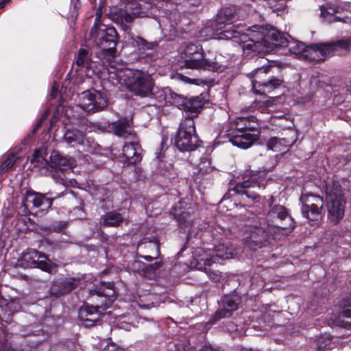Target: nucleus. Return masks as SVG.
Here are the masks:
<instances>
[{
  "label": "nucleus",
  "mask_w": 351,
  "mask_h": 351,
  "mask_svg": "<svg viewBox=\"0 0 351 351\" xmlns=\"http://www.w3.org/2000/svg\"><path fill=\"white\" fill-rule=\"evenodd\" d=\"M241 41L243 50L260 54L270 53L276 47L289 44L284 34L274 28L268 29L262 26L247 29L246 34L241 35Z\"/></svg>",
  "instance_id": "1"
},
{
  "label": "nucleus",
  "mask_w": 351,
  "mask_h": 351,
  "mask_svg": "<svg viewBox=\"0 0 351 351\" xmlns=\"http://www.w3.org/2000/svg\"><path fill=\"white\" fill-rule=\"evenodd\" d=\"M108 80L114 86L125 85L136 96L149 97L152 94L154 82L148 73L128 68H107Z\"/></svg>",
  "instance_id": "2"
},
{
  "label": "nucleus",
  "mask_w": 351,
  "mask_h": 351,
  "mask_svg": "<svg viewBox=\"0 0 351 351\" xmlns=\"http://www.w3.org/2000/svg\"><path fill=\"white\" fill-rule=\"evenodd\" d=\"M132 120L123 119L114 123L112 129L117 136L123 137L127 141L123 147V155L128 163L135 164L141 160V147L135 133L132 131Z\"/></svg>",
  "instance_id": "3"
},
{
  "label": "nucleus",
  "mask_w": 351,
  "mask_h": 351,
  "mask_svg": "<svg viewBox=\"0 0 351 351\" xmlns=\"http://www.w3.org/2000/svg\"><path fill=\"white\" fill-rule=\"evenodd\" d=\"M117 34L114 27H107L100 22V16H97L90 32L89 40L104 53L112 55L116 47Z\"/></svg>",
  "instance_id": "4"
},
{
  "label": "nucleus",
  "mask_w": 351,
  "mask_h": 351,
  "mask_svg": "<svg viewBox=\"0 0 351 351\" xmlns=\"http://www.w3.org/2000/svg\"><path fill=\"white\" fill-rule=\"evenodd\" d=\"M234 15L230 8L223 9L217 15L216 22L213 25L215 34L213 38L215 39H236L235 42L242 45L241 36L245 33H241L238 29L239 26L232 25V19Z\"/></svg>",
  "instance_id": "5"
},
{
  "label": "nucleus",
  "mask_w": 351,
  "mask_h": 351,
  "mask_svg": "<svg viewBox=\"0 0 351 351\" xmlns=\"http://www.w3.org/2000/svg\"><path fill=\"white\" fill-rule=\"evenodd\" d=\"M326 193L328 219L330 223L337 225L344 216L346 199L337 182H333L331 186L326 185Z\"/></svg>",
  "instance_id": "6"
},
{
  "label": "nucleus",
  "mask_w": 351,
  "mask_h": 351,
  "mask_svg": "<svg viewBox=\"0 0 351 351\" xmlns=\"http://www.w3.org/2000/svg\"><path fill=\"white\" fill-rule=\"evenodd\" d=\"M184 53L185 60L181 67L191 69H208L216 70L217 64L204 58L203 49L200 45L195 44L187 45L184 49Z\"/></svg>",
  "instance_id": "7"
},
{
  "label": "nucleus",
  "mask_w": 351,
  "mask_h": 351,
  "mask_svg": "<svg viewBox=\"0 0 351 351\" xmlns=\"http://www.w3.org/2000/svg\"><path fill=\"white\" fill-rule=\"evenodd\" d=\"M199 143L197 136L195 135L194 121L186 119L182 123L176 137V145L182 152L194 150Z\"/></svg>",
  "instance_id": "8"
},
{
  "label": "nucleus",
  "mask_w": 351,
  "mask_h": 351,
  "mask_svg": "<svg viewBox=\"0 0 351 351\" xmlns=\"http://www.w3.org/2000/svg\"><path fill=\"white\" fill-rule=\"evenodd\" d=\"M17 264L23 268H40L51 273L53 267L47 256L34 249H27L18 259Z\"/></svg>",
  "instance_id": "9"
},
{
  "label": "nucleus",
  "mask_w": 351,
  "mask_h": 351,
  "mask_svg": "<svg viewBox=\"0 0 351 351\" xmlns=\"http://www.w3.org/2000/svg\"><path fill=\"white\" fill-rule=\"evenodd\" d=\"M107 101L104 93L96 90H87L81 94L80 106L84 111L93 113L106 108Z\"/></svg>",
  "instance_id": "10"
},
{
  "label": "nucleus",
  "mask_w": 351,
  "mask_h": 351,
  "mask_svg": "<svg viewBox=\"0 0 351 351\" xmlns=\"http://www.w3.org/2000/svg\"><path fill=\"white\" fill-rule=\"evenodd\" d=\"M302 203V213L310 221H317L320 218L324 207V200L322 197L313 194L302 195L300 197Z\"/></svg>",
  "instance_id": "11"
},
{
  "label": "nucleus",
  "mask_w": 351,
  "mask_h": 351,
  "mask_svg": "<svg viewBox=\"0 0 351 351\" xmlns=\"http://www.w3.org/2000/svg\"><path fill=\"white\" fill-rule=\"evenodd\" d=\"M267 221L270 226L282 229L292 230L294 227L293 219L288 215L287 209L281 205L273 206L267 213Z\"/></svg>",
  "instance_id": "12"
},
{
  "label": "nucleus",
  "mask_w": 351,
  "mask_h": 351,
  "mask_svg": "<svg viewBox=\"0 0 351 351\" xmlns=\"http://www.w3.org/2000/svg\"><path fill=\"white\" fill-rule=\"evenodd\" d=\"M235 249L232 244L221 243L213 250H208L200 255L199 261L203 262L205 266H210L218 259H228L233 256Z\"/></svg>",
  "instance_id": "13"
},
{
  "label": "nucleus",
  "mask_w": 351,
  "mask_h": 351,
  "mask_svg": "<svg viewBox=\"0 0 351 351\" xmlns=\"http://www.w3.org/2000/svg\"><path fill=\"white\" fill-rule=\"evenodd\" d=\"M270 66L257 68L252 80L253 88H260L263 92L270 93L278 88L283 80L280 78H273L268 81L263 79L267 73L270 70Z\"/></svg>",
  "instance_id": "14"
},
{
  "label": "nucleus",
  "mask_w": 351,
  "mask_h": 351,
  "mask_svg": "<svg viewBox=\"0 0 351 351\" xmlns=\"http://www.w3.org/2000/svg\"><path fill=\"white\" fill-rule=\"evenodd\" d=\"M296 138L295 131L289 130L282 138H270L267 142V147L273 152L285 153L295 142Z\"/></svg>",
  "instance_id": "15"
},
{
  "label": "nucleus",
  "mask_w": 351,
  "mask_h": 351,
  "mask_svg": "<svg viewBox=\"0 0 351 351\" xmlns=\"http://www.w3.org/2000/svg\"><path fill=\"white\" fill-rule=\"evenodd\" d=\"M329 56L330 54L326 43L308 46L304 51L303 58L308 62H319Z\"/></svg>",
  "instance_id": "16"
},
{
  "label": "nucleus",
  "mask_w": 351,
  "mask_h": 351,
  "mask_svg": "<svg viewBox=\"0 0 351 351\" xmlns=\"http://www.w3.org/2000/svg\"><path fill=\"white\" fill-rule=\"evenodd\" d=\"M79 284V279L67 277L56 280L51 287V295L59 297L74 289Z\"/></svg>",
  "instance_id": "17"
},
{
  "label": "nucleus",
  "mask_w": 351,
  "mask_h": 351,
  "mask_svg": "<svg viewBox=\"0 0 351 351\" xmlns=\"http://www.w3.org/2000/svg\"><path fill=\"white\" fill-rule=\"evenodd\" d=\"M230 135L231 136L230 141L232 145L242 149H247L251 147L257 140L258 132L252 133L246 131L243 132H232Z\"/></svg>",
  "instance_id": "18"
},
{
  "label": "nucleus",
  "mask_w": 351,
  "mask_h": 351,
  "mask_svg": "<svg viewBox=\"0 0 351 351\" xmlns=\"http://www.w3.org/2000/svg\"><path fill=\"white\" fill-rule=\"evenodd\" d=\"M240 300L236 295H226L222 300V307L215 313L217 319L230 317L239 307Z\"/></svg>",
  "instance_id": "19"
},
{
  "label": "nucleus",
  "mask_w": 351,
  "mask_h": 351,
  "mask_svg": "<svg viewBox=\"0 0 351 351\" xmlns=\"http://www.w3.org/2000/svg\"><path fill=\"white\" fill-rule=\"evenodd\" d=\"M252 189H260L259 183H258V182L256 181L254 178L245 180L242 183L237 184L234 186V191L238 194H241L242 195H245V197L248 199H251L252 200H256L258 199L259 196L258 195L256 191L251 190Z\"/></svg>",
  "instance_id": "20"
},
{
  "label": "nucleus",
  "mask_w": 351,
  "mask_h": 351,
  "mask_svg": "<svg viewBox=\"0 0 351 351\" xmlns=\"http://www.w3.org/2000/svg\"><path fill=\"white\" fill-rule=\"evenodd\" d=\"M235 130L232 132H257L258 124L256 122L255 118L253 117H239L234 121Z\"/></svg>",
  "instance_id": "21"
},
{
  "label": "nucleus",
  "mask_w": 351,
  "mask_h": 351,
  "mask_svg": "<svg viewBox=\"0 0 351 351\" xmlns=\"http://www.w3.org/2000/svg\"><path fill=\"white\" fill-rule=\"evenodd\" d=\"M326 43L330 56L336 52H341V51H350L351 49V37Z\"/></svg>",
  "instance_id": "22"
},
{
  "label": "nucleus",
  "mask_w": 351,
  "mask_h": 351,
  "mask_svg": "<svg viewBox=\"0 0 351 351\" xmlns=\"http://www.w3.org/2000/svg\"><path fill=\"white\" fill-rule=\"evenodd\" d=\"M180 207L176 206L173 208L172 214L175 216L178 222L182 228H188L193 225V218L192 217L189 211H182L180 212Z\"/></svg>",
  "instance_id": "23"
},
{
  "label": "nucleus",
  "mask_w": 351,
  "mask_h": 351,
  "mask_svg": "<svg viewBox=\"0 0 351 351\" xmlns=\"http://www.w3.org/2000/svg\"><path fill=\"white\" fill-rule=\"evenodd\" d=\"M50 158L54 165L61 167L73 168L75 166V161L73 158L64 157L57 151L51 152Z\"/></svg>",
  "instance_id": "24"
},
{
  "label": "nucleus",
  "mask_w": 351,
  "mask_h": 351,
  "mask_svg": "<svg viewBox=\"0 0 351 351\" xmlns=\"http://www.w3.org/2000/svg\"><path fill=\"white\" fill-rule=\"evenodd\" d=\"M139 10L136 1L128 4L126 10L121 12L122 20L127 23H131L135 17L140 16Z\"/></svg>",
  "instance_id": "25"
},
{
  "label": "nucleus",
  "mask_w": 351,
  "mask_h": 351,
  "mask_svg": "<svg viewBox=\"0 0 351 351\" xmlns=\"http://www.w3.org/2000/svg\"><path fill=\"white\" fill-rule=\"evenodd\" d=\"M202 108V101L198 98H192L187 100L183 110L189 113L188 117L191 119L196 117Z\"/></svg>",
  "instance_id": "26"
},
{
  "label": "nucleus",
  "mask_w": 351,
  "mask_h": 351,
  "mask_svg": "<svg viewBox=\"0 0 351 351\" xmlns=\"http://www.w3.org/2000/svg\"><path fill=\"white\" fill-rule=\"evenodd\" d=\"M28 199L35 207H43V209L49 208L52 205V199L47 198L41 193H29Z\"/></svg>",
  "instance_id": "27"
},
{
  "label": "nucleus",
  "mask_w": 351,
  "mask_h": 351,
  "mask_svg": "<svg viewBox=\"0 0 351 351\" xmlns=\"http://www.w3.org/2000/svg\"><path fill=\"white\" fill-rule=\"evenodd\" d=\"M65 141L72 145L75 144H83L84 142V134L78 130H67L64 135Z\"/></svg>",
  "instance_id": "28"
},
{
  "label": "nucleus",
  "mask_w": 351,
  "mask_h": 351,
  "mask_svg": "<svg viewBox=\"0 0 351 351\" xmlns=\"http://www.w3.org/2000/svg\"><path fill=\"white\" fill-rule=\"evenodd\" d=\"M338 12V8L327 4L324 6L322 7V12L321 14L322 16L326 19V20H328L330 22L332 21H343L346 22L345 20H341V19L339 16H334V13H336Z\"/></svg>",
  "instance_id": "29"
},
{
  "label": "nucleus",
  "mask_w": 351,
  "mask_h": 351,
  "mask_svg": "<svg viewBox=\"0 0 351 351\" xmlns=\"http://www.w3.org/2000/svg\"><path fill=\"white\" fill-rule=\"evenodd\" d=\"M343 317L351 319V298L347 299L343 302L341 309L339 312V316L336 320V324L338 326H346V323L342 320Z\"/></svg>",
  "instance_id": "30"
},
{
  "label": "nucleus",
  "mask_w": 351,
  "mask_h": 351,
  "mask_svg": "<svg viewBox=\"0 0 351 351\" xmlns=\"http://www.w3.org/2000/svg\"><path fill=\"white\" fill-rule=\"evenodd\" d=\"M75 62L78 66L86 67L88 69L92 68V61L88 51L85 49H80L75 58Z\"/></svg>",
  "instance_id": "31"
},
{
  "label": "nucleus",
  "mask_w": 351,
  "mask_h": 351,
  "mask_svg": "<svg viewBox=\"0 0 351 351\" xmlns=\"http://www.w3.org/2000/svg\"><path fill=\"white\" fill-rule=\"evenodd\" d=\"M123 217L120 213L112 211L104 217V223L106 226H117L123 221Z\"/></svg>",
  "instance_id": "32"
},
{
  "label": "nucleus",
  "mask_w": 351,
  "mask_h": 351,
  "mask_svg": "<svg viewBox=\"0 0 351 351\" xmlns=\"http://www.w3.org/2000/svg\"><path fill=\"white\" fill-rule=\"evenodd\" d=\"M197 167L202 173H207L213 171L210 158L208 154H204L199 159V162L197 164Z\"/></svg>",
  "instance_id": "33"
},
{
  "label": "nucleus",
  "mask_w": 351,
  "mask_h": 351,
  "mask_svg": "<svg viewBox=\"0 0 351 351\" xmlns=\"http://www.w3.org/2000/svg\"><path fill=\"white\" fill-rule=\"evenodd\" d=\"M102 308L101 306H93L88 305H84L80 308L79 311V317L82 321L84 319H87V317L90 315V314H93L94 313H100L99 309Z\"/></svg>",
  "instance_id": "34"
},
{
  "label": "nucleus",
  "mask_w": 351,
  "mask_h": 351,
  "mask_svg": "<svg viewBox=\"0 0 351 351\" xmlns=\"http://www.w3.org/2000/svg\"><path fill=\"white\" fill-rule=\"evenodd\" d=\"M187 100L188 99L186 97L176 93H171L168 97L169 103L182 110L184 109Z\"/></svg>",
  "instance_id": "35"
},
{
  "label": "nucleus",
  "mask_w": 351,
  "mask_h": 351,
  "mask_svg": "<svg viewBox=\"0 0 351 351\" xmlns=\"http://www.w3.org/2000/svg\"><path fill=\"white\" fill-rule=\"evenodd\" d=\"M45 151L43 149H39L34 152L31 158V162H38L40 165H44Z\"/></svg>",
  "instance_id": "36"
},
{
  "label": "nucleus",
  "mask_w": 351,
  "mask_h": 351,
  "mask_svg": "<svg viewBox=\"0 0 351 351\" xmlns=\"http://www.w3.org/2000/svg\"><path fill=\"white\" fill-rule=\"evenodd\" d=\"M45 151L43 149H39L34 152L31 158V162H38L40 165H44Z\"/></svg>",
  "instance_id": "37"
},
{
  "label": "nucleus",
  "mask_w": 351,
  "mask_h": 351,
  "mask_svg": "<svg viewBox=\"0 0 351 351\" xmlns=\"http://www.w3.org/2000/svg\"><path fill=\"white\" fill-rule=\"evenodd\" d=\"M91 195L95 199L99 200L100 202H103L108 197L107 191L104 187H98L95 191L90 192Z\"/></svg>",
  "instance_id": "38"
},
{
  "label": "nucleus",
  "mask_w": 351,
  "mask_h": 351,
  "mask_svg": "<svg viewBox=\"0 0 351 351\" xmlns=\"http://www.w3.org/2000/svg\"><path fill=\"white\" fill-rule=\"evenodd\" d=\"M15 163V156L12 154H10L8 158L1 164V167L2 170L10 171Z\"/></svg>",
  "instance_id": "39"
},
{
  "label": "nucleus",
  "mask_w": 351,
  "mask_h": 351,
  "mask_svg": "<svg viewBox=\"0 0 351 351\" xmlns=\"http://www.w3.org/2000/svg\"><path fill=\"white\" fill-rule=\"evenodd\" d=\"M176 77L178 80L187 84L200 85L204 83V82L201 79H191L189 77L184 76L182 74H178Z\"/></svg>",
  "instance_id": "40"
},
{
  "label": "nucleus",
  "mask_w": 351,
  "mask_h": 351,
  "mask_svg": "<svg viewBox=\"0 0 351 351\" xmlns=\"http://www.w3.org/2000/svg\"><path fill=\"white\" fill-rule=\"evenodd\" d=\"M101 318V313H94L93 314H90L87 319H84L82 322L86 326H91L94 324V323L98 322Z\"/></svg>",
  "instance_id": "41"
},
{
  "label": "nucleus",
  "mask_w": 351,
  "mask_h": 351,
  "mask_svg": "<svg viewBox=\"0 0 351 351\" xmlns=\"http://www.w3.org/2000/svg\"><path fill=\"white\" fill-rule=\"evenodd\" d=\"M308 47H306L304 43H298L295 44V47H290V50L297 54H301L302 56H304V51Z\"/></svg>",
  "instance_id": "42"
},
{
  "label": "nucleus",
  "mask_w": 351,
  "mask_h": 351,
  "mask_svg": "<svg viewBox=\"0 0 351 351\" xmlns=\"http://www.w3.org/2000/svg\"><path fill=\"white\" fill-rule=\"evenodd\" d=\"M205 271L208 274L209 278L215 281H218L221 278V272L217 270L213 271L210 267H206Z\"/></svg>",
  "instance_id": "43"
},
{
  "label": "nucleus",
  "mask_w": 351,
  "mask_h": 351,
  "mask_svg": "<svg viewBox=\"0 0 351 351\" xmlns=\"http://www.w3.org/2000/svg\"><path fill=\"white\" fill-rule=\"evenodd\" d=\"M112 287H113V285L112 284H110L109 283L108 285V291L107 292H105L104 290L103 291V293L102 294L104 295V296L105 297H112L113 298H110V300L112 302L114 300V290L112 289Z\"/></svg>",
  "instance_id": "44"
},
{
  "label": "nucleus",
  "mask_w": 351,
  "mask_h": 351,
  "mask_svg": "<svg viewBox=\"0 0 351 351\" xmlns=\"http://www.w3.org/2000/svg\"><path fill=\"white\" fill-rule=\"evenodd\" d=\"M275 99L274 98L267 99L266 97H263V100L261 101L262 104L266 107L271 106L273 105Z\"/></svg>",
  "instance_id": "45"
},
{
  "label": "nucleus",
  "mask_w": 351,
  "mask_h": 351,
  "mask_svg": "<svg viewBox=\"0 0 351 351\" xmlns=\"http://www.w3.org/2000/svg\"><path fill=\"white\" fill-rule=\"evenodd\" d=\"M57 91H58V86H56L54 84L52 88L51 97L54 98L56 97Z\"/></svg>",
  "instance_id": "46"
},
{
  "label": "nucleus",
  "mask_w": 351,
  "mask_h": 351,
  "mask_svg": "<svg viewBox=\"0 0 351 351\" xmlns=\"http://www.w3.org/2000/svg\"><path fill=\"white\" fill-rule=\"evenodd\" d=\"M200 351H217V350H215L214 348H213L210 346H204L200 350Z\"/></svg>",
  "instance_id": "47"
},
{
  "label": "nucleus",
  "mask_w": 351,
  "mask_h": 351,
  "mask_svg": "<svg viewBox=\"0 0 351 351\" xmlns=\"http://www.w3.org/2000/svg\"><path fill=\"white\" fill-rule=\"evenodd\" d=\"M10 2V0H3L0 2V9L5 6L7 3Z\"/></svg>",
  "instance_id": "48"
},
{
  "label": "nucleus",
  "mask_w": 351,
  "mask_h": 351,
  "mask_svg": "<svg viewBox=\"0 0 351 351\" xmlns=\"http://www.w3.org/2000/svg\"><path fill=\"white\" fill-rule=\"evenodd\" d=\"M45 116H43V117L40 119V120L39 121V122L36 124V128H35V130H37V129L40 126V125L42 124L43 121L45 120Z\"/></svg>",
  "instance_id": "49"
},
{
  "label": "nucleus",
  "mask_w": 351,
  "mask_h": 351,
  "mask_svg": "<svg viewBox=\"0 0 351 351\" xmlns=\"http://www.w3.org/2000/svg\"><path fill=\"white\" fill-rule=\"evenodd\" d=\"M143 257L144 259L147 261H151L153 259V258L151 256H143Z\"/></svg>",
  "instance_id": "50"
},
{
  "label": "nucleus",
  "mask_w": 351,
  "mask_h": 351,
  "mask_svg": "<svg viewBox=\"0 0 351 351\" xmlns=\"http://www.w3.org/2000/svg\"><path fill=\"white\" fill-rule=\"evenodd\" d=\"M57 182H60V184H62L63 185L66 184V183L64 182V180L62 178L59 179L58 180H57Z\"/></svg>",
  "instance_id": "51"
},
{
  "label": "nucleus",
  "mask_w": 351,
  "mask_h": 351,
  "mask_svg": "<svg viewBox=\"0 0 351 351\" xmlns=\"http://www.w3.org/2000/svg\"><path fill=\"white\" fill-rule=\"evenodd\" d=\"M255 239H256V238H255V236H254V234H252V235L250 236V239H252V240H253V241L258 242V241H257V240H255Z\"/></svg>",
  "instance_id": "52"
},
{
  "label": "nucleus",
  "mask_w": 351,
  "mask_h": 351,
  "mask_svg": "<svg viewBox=\"0 0 351 351\" xmlns=\"http://www.w3.org/2000/svg\"><path fill=\"white\" fill-rule=\"evenodd\" d=\"M219 259L216 260V263H215V264H216V265H217V263H218V264H220V262H219ZM213 265H214V263H213L210 266H208V267H211V266H213Z\"/></svg>",
  "instance_id": "53"
},
{
  "label": "nucleus",
  "mask_w": 351,
  "mask_h": 351,
  "mask_svg": "<svg viewBox=\"0 0 351 351\" xmlns=\"http://www.w3.org/2000/svg\"><path fill=\"white\" fill-rule=\"evenodd\" d=\"M114 351H125V350L121 348H117Z\"/></svg>",
  "instance_id": "54"
},
{
  "label": "nucleus",
  "mask_w": 351,
  "mask_h": 351,
  "mask_svg": "<svg viewBox=\"0 0 351 351\" xmlns=\"http://www.w3.org/2000/svg\"><path fill=\"white\" fill-rule=\"evenodd\" d=\"M149 245L154 246V247H156L158 250V246L156 244H151L150 243Z\"/></svg>",
  "instance_id": "55"
},
{
  "label": "nucleus",
  "mask_w": 351,
  "mask_h": 351,
  "mask_svg": "<svg viewBox=\"0 0 351 351\" xmlns=\"http://www.w3.org/2000/svg\"><path fill=\"white\" fill-rule=\"evenodd\" d=\"M107 307H108V306H104V307L103 308V309L106 308Z\"/></svg>",
  "instance_id": "56"
}]
</instances>
